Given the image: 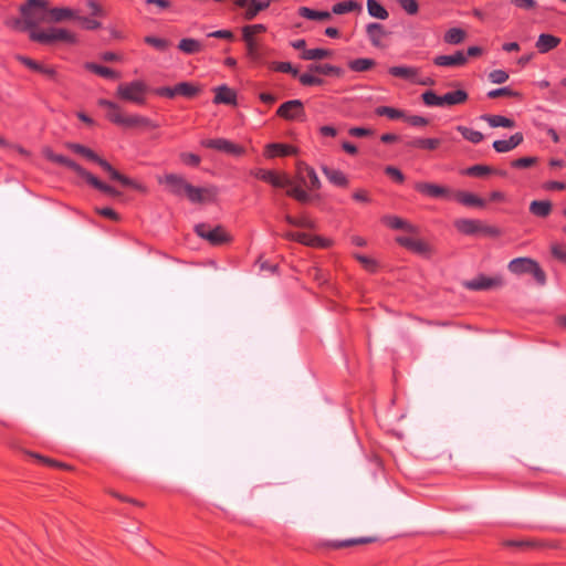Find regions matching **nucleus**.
<instances>
[{
    "instance_id": "obj_8",
    "label": "nucleus",
    "mask_w": 566,
    "mask_h": 566,
    "mask_svg": "<svg viewBox=\"0 0 566 566\" xmlns=\"http://www.w3.org/2000/svg\"><path fill=\"white\" fill-rule=\"evenodd\" d=\"M201 146L208 149H214L234 157H241L245 154V148L226 138H210L201 140Z\"/></svg>"
},
{
    "instance_id": "obj_47",
    "label": "nucleus",
    "mask_w": 566,
    "mask_h": 566,
    "mask_svg": "<svg viewBox=\"0 0 566 566\" xmlns=\"http://www.w3.org/2000/svg\"><path fill=\"white\" fill-rule=\"evenodd\" d=\"M367 11L369 15L380 20H386L389 17L386 8L377 0H367Z\"/></svg>"
},
{
    "instance_id": "obj_30",
    "label": "nucleus",
    "mask_w": 566,
    "mask_h": 566,
    "mask_svg": "<svg viewBox=\"0 0 566 566\" xmlns=\"http://www.w3.org/2000/svg\"><path fill=\"white\" fill-rule=\"evenodd\" d=\"M388 73L395 77L416 82L419 70L413 66L398 65L389 67Z\"/></svg>"
},
{
    "instance_id": "obj_52",
    "label": "nucleus",
    "mask_w": 566,
    "mask_h": 566,
    "mask_svg": "<svg viewBox=\"0 0 566 566\" xmlns=\"http://www.w3.org/2000/svg\"><path fill=\"white\" fill-rule=\"evenodd\" d=\"M6 27L19 31V32H28L30 34V28L27 23L25 18L21 15V18H10L4 21Z\"/></svg>"
},
{
    "instance_id": "obj_31",
    "label": "nucleus",
    "mask_w": 566,
    "mask_h": 566,
    "mask_svg": "<svg viewBox=\"0 0 566 566\" xmlns=\"http://www.w3.org/2000/svg\"><path fill=\"white\" fill-rule=\"evenodd\" d=\"M67 148L70 150H72L73 153H75L77 155H81V156L85 157L87 160L93 161V163H95L97 165L103 159L94 150H92L91 148H88V147H86V146H84L82 144L70 143V144H67Z\"/></svg>"
},
{
    "instance_id": "obj_6",
    "label": "nucleus",
    "mask_w": 566,
    "mask_h": 566,
    "mask_svg": "<svg viewBox=\"0 0 566 566\" xmlns=\"http://www.w3.org/2000/svg\"><path fill=\"white\" fill-rule=\"evenodd\" d=\"M507 269L511 273L516 275L532 274L539 285H544L546 283L545 272L539 266L538 262L531 258L513 259L509 263Z\"/></svg>"
},
{
    "instance_id": "obj_34",
    "label": "nucleus",
    "mask_w": 566,
    "mask_h": 566,
    "mask_svg": "<svg viewBox=\"0 0 566 566\" xmlns=\"http://www.w3.org/2000/svg\"><path fill=\"white\" fill-rule=\"evenodd\" d=\"M84 67L98 75V76H102V77H105V78H119V73L107 67V66H104V65H101V64H97V63H93V62H87L85 63Z\"/></svg>"
},
{
    "instance_id": "obj_50",
    "label": "nucleus",
    "mask_w": 566,
    "mask_h": 566,
    "mask_svg": "<svg viewBox=\"0 0 566 566\" xmlns=\"http://www.w3.org/2000/svg\"><path fill=\"white\" fill-rule=\"evenodd\" d=\"M465 39V31L460 28L449 29L443 36V40L448 44H460Z\"/></svg>"
},
{
    "instance_id": "obj_56",
    "label": "nucleus",
    "mask_w": 566,
    "mask_h": 566,
    "mask_svg": "<svg viewBox=\"0 0 566 566\" xmlns=\"http://www.w3.org/2000/svg\"><path fill=\"white\" fill-rule=\"evenodd\" d=\"M144 42L158 51H166L169 48V41L166 39L157 38L154 35H147L144 38Z\"/></svg>"
},
{
    "instance_id": "obj_44",
    "label": "nucleus",
    "mask_w": 566,
    "mask_h": 566,
    "mask_svg": "<svg viewBox=\"0 0 566 566\" xmlns=\"http://www.w3.org/2000/svg\"><path fill=\"white\" fill-rule=\"evenodd\" d=\"M332 54H333V51H331V50L316 48V49L304 50L301 53L300 57L304 61H313V60H322V59L329 57V56H332Z\"/></svg>"
},
{
    "instance_id": "obj_63",
    "label": "nucleus",
    "mask_w": 566,
    "mask_h": 566,
    "mask_svg": "<svg viewBox=\"0 0 566 566\" xmlns=\"http://www.w3.org/2000/svg\"><path fill=\"white\" fill-rule=\"evenodd\" d=\"M283 238L289 241H295L308 247V240L311 238V234H307L305 232L287 231L283 234Z\"/></svg>"
},
{
    "instance_id": "obj_48",
    "label": "nucleus",
    "mask_w": 566,
    "mask_h": 566,
    "mask_svg": "<svg viewBox=\"0 0 566 566\" xmlns=\"http://www.w3.org/2000/svg\"><path fill=\"white\" fill-rule=\"evenodd\" d=\"M457 130L461 134V136L472 143V144H479L484 139V136L481 132L474 130L472 128H469L467 126H458Z\"/></svg>"
},
{
    "instance_id": "obj_64",
    "label": "nucleus",
    "mask_w": 566,
    "mask_h": 566,
    "mask_svg": "<svg viewBox=\"0 0 566 566\" xmlns=\"http://www.w3.org/2000/svg\"><path fill=\"white\" fill-rule=\"evenodd\" d=\"M17 61H19L21 64H23L24 66H27L28 69H30L31 71H34V72H41V69L43 66V64H41L40 62L29 57V56H24V55H17Z\"/></svg>"
},
{
    "instance_id": "obj_54",
    "label": "nucleus",
    "mask_w": 566,
    "mask_h": 566,
    "mask_svg": "<svg viewBox=\"0 0 566 566\" xmlns=\"http://www.w3.org/2000/svg\"><path fill=\"white\" fill-rule=\"evenodd\" d=\"M492 171H493V169L490 166L474 165V166L468 167L465 169L464 174L470 177L481 178V177H485V176L490 175Z\"/></svg>"
},
{
    "instance_id": "obj_10",
    "label": "nucleus",
    "mask_w": 566,
    "mask_h": 566,
    "mask_svg": "<svg viewBox=\"0 0 566 566\" xmlns=\"http://www.w3.org/2000/svg\"><path fill=\"white\" fill-rule=\"evenodd\" d=\"M251 175L275 188H286L293 184V180L286 174H277L274 170L256 168L251 171Z\"/></svg>"
},
{
    "instance_id": "obj_12",
    "label": "nucleus",
    "mask_w": 566,
    "mask_h": 566,
    "mask_svg": "<svg viewBox=\"0 0 566 566\" xmlns=\"http://www.w3.org/2000/svg\"><path fill=\"white\" fill-rule=\"evenodd\" d=\"M503 284L504 281L501 275L490 277L484 274H479L474 279L464 282V286L470 291H488L499 289Z\"/></svg>"
},
{
    "instance_id": "obj_5",
    "label": "nucleus",
    "mask_w": 566,
    "mask_h": 566,
    "mask_svg": "<svg viewBox=\"0 0 566 566\" xmlns=\"http://www.w3.org/2000/svg\"><path fill=\"white\" fill-rule=\"evenodd\" d=\"M148 92V86L142 80H135L128 83H120L116 90V97L130 102L136 105H144L146 102V95Z\"/></svg>"
},
{
    "instance_id": "obj_11",
    "label": "nucleus",
    "mask_w": 566,
    "mask_h": 566,
    "mask_svg": "<svg viewBox=\"0 0 566 566\" xmlns=\"http://www.w3.org/2000/svg\"><path fill=\"white\" fill-rule=\"evenodd\" d=\"M276 115L285 120H304V104L301 99L286 101L276 109Z\"/></svg>"
},
{
    "instance_id": "obj_61",
    "label": "nucleus",
    "mask_w": 566,
    "mask_h": 566,
    "mask_svg": "<svg viewBox=\"0 0 566 566\" xmlns=\"http://www.w3.org/2000/svg\"><path fill=\"white\" fill-rule=\"evenodd\" d=\"M300 83L303 86H321L324 84V80L315 76L311 73H303L301 75H297Z\"/></svg>"
},
{
    "instance_id": "obj_1",
    "label": "nucleus",
    "mask_w": 566,
    "mask_h": 566,
    "mask_svg": "<svg viewBox=\"0 0 566 566\" xmlns=\"http://www.w3.org/2000/svg\"><path fill=\"white\" fill-rule=\"evenodd\" d=\"M158 181L165 185L168 191L174 196L180 197L186 195L191 203L213 201L217 196V189L214 187H196L177 174H166L163 178H159Z\"/></svg>"
},
{
    "instance_id": "obj_51",
    "label": "nucleus",
    "mask_w": 566,
    "mask_h": 566,
    "mask_svg": "<svg viewBox=\"0 0 566 566\" xmlns=\"http://www.w3.org/2000/svg\"><path fill=\"white\" fill-rule=\"evenodd\" d=\"M375 114L378 116H387L390 119H405V113L390 106H378L375 108Z\"/></svg>"
},
{
    "instance_id": "obj_37",
    "label": "nucleus",
    "mask_w": 566,
    "mask_h": 566,
    "mask_svg": "<svg viewBox=\"0 0 566 566\" xmlns=\"http://www.w3.org/2000/svg\"><path fill=\"white\" fill-rule=\"evenodd\" d=\"M268 8H269V1L251 0L244 14H243V18L247 21H251L258 15L259 12L266 10Z\"/></svg>"
},
{
    "instance_id": "obj_55",
    "label": "nucleus",
    "mask_w": 566,
    "mask_h": 566,
    "mask_svg": "<svg viewBox=\"0 0 566 566\" xmlns=\"http://www.w3.org/2000/svg\"><path fill=\"white\" fill-rule=\"evenodd\" d=\"M270 69L275 72L290 73L294 77L298 75V70L294 67L290 62H272Z\"/></svg>"
},
{
    "instance_id": "obj_43",
    "label": "nucleus",
    "mask_w": 566,
    "mask_h": 566,
    "mask_svg": "<svg viewBox=\"0 0 566 566\" xmlns=\"http://www.w3.org/2000/svg\"><path fill=\"white\" fill-rule=\"evenodd\" d=\"M74 17V12L70 8H50L49 7V23L61 22Z\"/></svg>"
},
{
    "instance_id": "obj_16",
    "label": "nucleus",
    "mask_w": 566,
    "mask_h": 566,
    "mask_svg": "<svg viewBox=\"0 0 566 566\" xmlns=\"http://www.w3.org/2000/svg\"><path fill=\"white\" fill-rule=\"evenodd\" d=\"M396 242L419 255L429 256L431 253V247L426 241L418 238L400 235L396 238Z\"/></svg>"
},
{
    "instance_id": "obj_4",
    "label": "nucleus",
    "mask_w": 566,
    "mask_h": 566,
    "mask_svg": "<svg viewBox=\"0 0 566 566\" xmlns=\"http://www.w3.org/2000/svg\"><path fill=\"white\" fill-rule=\"evenodd\" d=\"M30 40L44 45H52L56 42L70 44L76 43V36L63 28H49L46 30H31Z\"/></svg>"
},
{
    "instance_id": "obj_45",
    "label": "nucleus",
    "mask_w": 566,
    "mask_h": 566,
    "mask_svg": "<svg viewBox=\"0 0 566 566\" xmlns=\"http://www.w3.org/2000/svg\"><path fill=\"white\" fill-rule=\"evenodd\" d=\"M502 545L507 548L528 551L538 547V544L531 539H505Z\"/></svg>"
},
{
    "instance_id": "obj_17",
    "label": "nucleus",
    "mask_w": 566,
    "mask_h": 566,
    "mask_svg": "<svg viewBox=\"0 0 566 566\" xmlns=\"http://www.w3.org/2000/svg\"><path fill=\"white\" fill-rule=\"evenodd\" d=\"M297 177L300 181L310 190H318L322 187V182L315 169L304 163H301L297 166Z\"/></svg>"
},
{
    "instance_id": "obj_53",
    "label": "nucleus",
    "mask_w": 566,
    "mask_h": 566,
    "mask_svg": "<svg viewBox=\"0 0 566 566\" xmlns=\"http://www.w3.org/2000/svg\"><path fill=\"white\" fill-rule=\"evenodd\" d=\"M30 455L32 458L36 459L40 463L48 465V467L57 468V469H62V470H71L72 469V467L69 465L67 463L60 462L54 459H50V458L43 457L38 453H30Z\"/></svg>"
},
{
    "instance_id": "obj_60",
    "label": "nucleus",
    "mask_w": 566,
    "mask_h": 566,
    "mask_svg": "<svg viewBox=\"0 0 566 566\" xmlns=\"http://www.w3.org/2000/svg\"><path fill=\"white\" fill-rule=\"evenodd\" d=\"M247 48V56L254 63H262L264 61V55L261 52L260 46L256 42L250 44Z\"/></svg>"
},
{
    "instance_id": "obj_58",
    "label": "nucleus",
    "mask_w": 566,
    "mask_h": 566,
    "mask_svg": "<svg viewBox=\"0 0 566 566\" xmlns=\"http://www.w3.org/2000/svg\"><path fill=\"white\" fill-rule=\"evenodd\" d=\"M355 259L363 265V268L368 271L369 273H376L378 270V263L376 260L363 255V254H355Z\"/></svg>"
},
{
    "instance_id": "obj_33",
    "label": "nucleus",
    "mask_w": 566,
    "mask_h": 566,
    "mask_svg": "<svg viewBox=\"0 0 566 566\" xmlns=\"http://www.w3.org/2000/svg\"><path fill=\"white\" fill-rule=\"evenodd\" d=\"M553 205L549 200H534L530 205V212L538 218H546L551 214Z\"/></svg>"
},
{
    "instance_id": "obj_36",
    "label": "nucleus",
    "mask_w": 566,
    "mask_h": 566,
    "mask_svg": "<svg viewBox=\"0 0 566 566\" xmlns=\"http://www.w3.org/2000/svg\"><path fill=\"white\" fill-rule=\"evenodd\" d=\"M441 144L439 138H415L411 142L407 143L408 147L426 149V150H434Z\"/></svg>"
},
{
    "instance_id": "obj_15",
    "label": "nucleus",
    "mask_w": 566,
    "mask_h": 566,
    "mask_svg": "<svg viewBox=\"0 0 566 566\" xmlns=\"http://www.w3.org/2000/svg\"><path fill=\"white\" fill-rule=\"evenodd\" d=\"M415 190L426 197L434 198V199H438V198L449 199L452 197V192L448 187L437 185V184H431V182H422V181L416 182Z\"/></svg>"
},
{
    "instance_id": "obj_3",
    "label": "nucleus",
    "mask_w": 566,
    "mask_h": 566,
    "mask_svg": "<svg viewBox=\"0 0 566 566\" xmlns=\"http://www.w3.org/2000/svg\"><path fill=\"white\" fill-rule=\"evenodd\" d=\"M49 0H24L20 6V14L25 18L31 30H38L42 23H49Z\"/></svg>"
},
{
    "instance_id": "obj_32",
    "label": "nucleus",
    "mask_w": 566,
    "mask_h": 566,
    "mask_svg": "<svg viewBox=\"0 0 566 566\" xmlns=\"http://www.w3.org/2000/svg\"><path fill=\"white\" fill-rule=\"evenodd\" d=\"M308 71L312 73H317L322 75H332L336 77H340L344 74V70L339 66L332 64H310Z\"/></svg>"
},
{
    "instance_id": "obj_29",
    "label": "nucleus",
    "mask_w": 566,
    "mask_h": 566,
    "mask_svg": "<svg viewBox=\"0 0 566 566\" xmlns=\"http://www.w3.org/2000/svg\"><path fill=\"white\" fill-rule=\"evenodd\" d=\"M480 119L488 123L490 127L497 128H513L515 127V122L512 118H509L503 115H493V114H483L480 116Z\"/></svg>"
},
{
    "instance_id": "obj_62",
    "label": "nucleus",
    "mask_w": 566,
    "mask_h": 566,
    "mask_svg": "<svg viewBox=\"0 0 566 566\" xmlns=\"http://www.w3.org/2000/svg\"><path fill=\"white\" fill-rule=\"evenodd\" d=\"M421 97L427 106H443L442 95L439 96L433 91H426Z\"/></svg>"
},
{
    "instance_id": "obj_2",
    "label": "nucleus",
    "mask_w": 566,
    "mask_h": 566,
    "mask_svg": "<svg viewBox=\"0 0 566 566\" xmlns=\"http://www.w3.org/2000/svg\"><path fill=\"white\" fill-rule=\"evenodd\" d=\"M98 106L106 108V118L112 124L117 125L125 129H143L153 130L160 127V124L149 117L139 114H125L123 108L115 102L101 98L97 102Z\"/></svg>"
},
{
    "instance_id": "obj_35",
    "label": "nucleus",
    "mask_w": 566,
    "mask_h": 566,
    "mask_svg": "<svg viewBox=\"0 0 566 566\" xmlns=\"http://www.w3.org/2000/svg\"><path fill=\"white\" fill-rule=\"evenodd\" d=\"M443 98V106H453V105H460L468 101L469 94L464 90H457L452 92H448L444 95H442Z\"/></svg>"
},
{
    "instance_id": "obj_23",
    "label": "nucleus",
    "mask_w": 566,
    "mask_h": 566,
    "mask_svg": "<svg viewBox=\"0 0 566 566\" xmlns=\"http://www.w3.org/2000/svg\"><path fill=\"white\" fill-rule=\"evenodd\" d=\"M321 170L327 180L336 187L346 188L349 185L347 176L339 169L331 168L326 165L321 166Z\"/></svg>"
},
{
    "instance_id": "obj_13",
    "label": "nucleus",
    "mask_w": 566,
    "mask_h": 566,
    "mask_svg": "<svg viewBox=\"0 0 566 566\" xmlns=\"http://www.w3.org/2000/svg\"><path fill=\"white\" fill-rule=\"evenodd\" d=\"M43 155L48 160L73 170L83 179L88 174V171L85 168H83L81 165H78L76 161L67 158L64 155L55 154L51 148H45L43 150Z\"/></svg>"
},
{
    "instance_id": "obj_25",
    "label": "nucleus",
    "mask_w": 566,
    "mask_h": 566,
    "mask_svg": "<svg viewBox=\"0 0 566 566\" xmlns=\"http://www.w3.org/2000/svg\"><path fill=\"white\" fill-rule=\"evenodd\" d=\"M452 197L454 200H457L459 203L465 206V207H478V208H484L486 202L484 199L480 198L479 196L468 192V191H457L452 193Z\"/></svg>"
},
{
    "instance_id": "obj_40",
    "label": "nucleus",
    "mask_w": 566,
    "mask_h": 566,
    "mask_svg": "<svg viewBox=\"0 0 566 566\" xmlns=\"http://www.w3.org/2000/svg\"><path fill=\"white\" fill-rule=\"evenodd\" d=\"M297 13L305 19L319 21L329 20L332 17L328 11H317L308 7H300Z\"/></svg>"
},
{
    "instance_id": "obj_38",
    "label": "nucleus",
    "mask_w": 566,
    "mask_h": 566,
    "mask_svg": "<svg viewBox=\"0 0 566 566\" xmlns=\"http://www.w3.org/2000/svg\"><path fill=\"white\" fill-rule=\"evenodd\" d=\"M353 11H361V4L355 0L337 2L332 7V13L345 14Z\"/></svg>"
},
{
    "instance_id": "obj_49",
    "label": "nucleus",
    "mask_w": 566,
    "mask_h": 566,
    "mask_svg": "<svg viewBox=\"0 0 566 566\" xmlns=\"http://www.w3.org/2000/svg\"><path fill=\"white\" fill-rule=\"evenodd\" d=\"M286 196L295 199L300 203H307L311 200V196L306 190H304L301 186H290L286 187Z\"/></svg>"
},
{
    "instance_id": "obj_18",
    "label": "nucleus",
    "mask_w": 566,
    "mask_h": 566,
    "mask_svg": "<svg viewBox=\"0 0 566 566\" xmlns=\"http://www.w3.org/2000/svg\"><path fill=\"white\" fill-rule=\"evenodd\" d=\"M213 91L216 93L213 97L214 104H224L233 106L237 105V92L233 88L229 87L226 84H222L216 87Z\"/></svg>"
},
{
    "instance_id": "obj_57",
    "label": "nucleus",
    "mask_w": 566,
    "mask_h": 566,
    "mask_svg": "<svg viewBox=\"0 0 566 566\" xmlns=\"http://www.w3.org/2000/svg\"><path fill=\"white\" fill-rule=\"evenodd\" d=\"M486 96L489 98H497V97H502V96L520 97L521 94L516 91L511 90L509 86H505V87H500V88L489 91Z\"/></svg>"
},
{
    "instance_id": "obj_7",
    "label": "nucleus",
    "mask_w": 566,
    "mask_h": 566,
    "mask_svg": "<svg viewBox=\"0 0 566 566\" xmlns=\"http://www.w3.org/2000/svg\"><path fill=\"white\" fill-rule=\"evenodd\" d=\"M195 232L213 247H220L232 241L231 235L222 226L211 228L208 223H199L195 226Z\"/></svg>"
},
{
    "instance_id": "obj_9",
    "label": "nucleus",
    "mask_w": 566,
    "mask_h": 566,
    "mask_svg": "<svg viewBox=\"0 0 566 566\" xmlns=\"http://www.w3.org/2000/svg\"><path fill=\"white\" fill-rule=\"evenodd\" d=\"M454 228L465 235H474L480 232L489 235H496L499 233L496 228L485 227L476 219H457L454 221Z\"/></svg>"
},
{
    "instance_id": "obj_14",
    "label": "nucleus",
    "mask_w": 566,
    "mask_h": 566,
    "mask_svg": "<svg viewBox=\"0 0 566 566\" xmlns=\"http://www.w3.org/2000/svg\"><path fill=\"white\" fill-rule=\"evenodd\" d=\"M98 166L107 172L111 180L119 182L124 187H129L135 190H144V186L135 181L134 179L120 174L117 169H115L106 159H102Z\"/></svg>"
},
{
    "instance_id": "obj_59",
    "label": "nucleus",
    "mask_w": 566,
    "mask_h": 566,
    "mask_svg": "<svg viewBox=\"0 0 566 566\" xmlns=\"http://www.w3.org/2000/svg\"><path fill=\"white\" fill-rule=\"evenodd\" d=\"M538 158L535 156L521 157L511 161V167L516 169H525L537 164Z\"/></svg>"
},
{
    "instance_id": "obj_20",
    "label": "nucleus",
    "mask_w": 566,
    "mask_h": 566,
    "mask_svg": "<svg viewBox=\"0 0 566 566\" xmlns=\"http://www.w3.org/2000/svg\"><path fill=\"white\" fill-rule=\"evenodd\" d=\"M296 153H297V148L292 145L271 143L265 146L264 155L269 158H274V157L292 156V155H295Z\"/></svg>"
},
{
    "instance_id": "obj_19",
    "label": "nucleus",
    "mask_w": 566,
    "mask_h": 566,
    "mask_svg": "<svg viewBox=\"0 0 566 566\" xmlns=\"http://www.w3.org/2000/svg\"><path fill=\"white\" fill-rule=\"evenodd\" d=\"M524 140V135L517 132L510 136L509 139H499L493 142L492 147L496 153H507L520 146Z\"/></svg>"
},
{
    "instance_id": "obj_22",
    "label": "nucleus",
    "mask_w": 566,
    "mask_h": 566,
    "mask_svg": "<svg viewBox=\"0 0 566 566\" xmlns=\"http://www.w3.org/2000/svg\"><path fill=\"white\" fill-rule=\"evenodd\" d=\"M375 541H376V538L366 536V537L349 538V539H344V541H326V542L322 543L321 546L331 548V549H340V548L352 547V546L359 545V544H369Z\"/></svg>"
},
{
    "instance_id": "obj_28",
    "label": "nucleus",
    "mask_w": 566,
    "mask_h": 566,
    "mask_svg": "<svg viewBox=\"0 0 566 566\" xmlns=\"http://www.w3.org/2000/svg\"><path fill=\"white\" fill-rule=\"evenodd\" d=\"M366 33L374 46H380L381 40L388 35L384 25L378 22H371L366 25Z\"/></svg>"
},
{
    "instance_id": "obj_42",
    "label": "nucleus",
    "mask_w": 566,
    "mask_h": 566,
    "mask_svg": "<svg viewBox=\"0 0 566 566\" xmlns=\"http://www.w3.org/2000/svg\"><path fill=\"white\" fill-rule=\"evenodd\" d=\"M176 95L192 98L200 93V87L190 82H180L175 85Z\"/></svg>"
},
{
    "instance_id": "obj_39",
    "label": "nucleus",
    "mask_w": 566,
    "mask_h": 566,
    "mask_svg": "<svg viewBox=\"0 0 566 566\" xmlns=\"http://www.w3.org/2000/svg\"><path fill=\"white\" fill-rule=\"evenodd\" d=\"M284 220L293 227L306 228V229H315L316 223L308 216L302 214L300 217H293L291 214H285Z\"/></svg>"
},
{
    "instance_id": "obj_46",
    "label": "nucleus",
    "mask_w": 566,
    "mask_h": 566,
    "mask_svg": "<svg viewBox=\"0 0 566 566\" xmlns=\"http://www.w3.org/2000/svg\"><path fill=\"white\" fill-rule=\"evenodd\" d=\"M376 65V61L369 57H359L348 62V67L354 72H366Z\"/></svg>"
},
{
    "instance_id": "obj_24",
    "label": "nucleus",
    "mask_w": 566,
    "mask_h": 566,
    "mask_svg": "<svg viewBox=\"0 0 566 566\" xmlns=\"http://www.w3.org/2000/svg\"><path fill=\"white\" fill-rule=\"evenodd\" d=\"M560 42L562 39L554 34L542 33L538 35L535 48L541 54H545L557 48Z\"/></svg>"
},
{
    "instance_id": "obj_27",
    "label": "nucleus",
    "mask_w": 566,
    "mask_h": 566,
    "mask_svg": "<svg viewBox=\"0 0 566 566\" xmlns=\"http://www.w3.org/2000/svg\"><path fill=\"white\" fill-rule=\"evenodd\" d=\"M381 221L394 230H405L410 233H417L418 229L413 224L409 223L408 221L403 220L400 217L397 216H385Z\"/></svg>"
},
{
    "instance_id": "obj_26",
    "label": "nucleus",
    "mask_w": 566,
    "mask_h": 566,
    "mask_svg": "<svg viewBox=\"0 0 566 566\" xmlns=\"http://www.w3.org/2000/svg\"><path fill=\"white\" fill-rule=\"evenodd\" d=\"M84 180L94 189L111 196V197H118L120 196V191H118L115 187L107 185L106 182H103L97 177H95L93 174L88 171Z\"/></svg>"
},
{
    "instance_id": "obj_41",
    "label": "nucleus",
    "mask_w": 566,
    "mask_h": 566,
    "mask_svg": "<svg viewBox=\"0 0 566 566\" xmlns=\"http://www.w3.org/2000/svg\"><path fill=\"white\" fill-rule=\"evenodd\" d=\"M178 49L186 54H196L202 51V44L196 39L184 38L179 41Z\"/></svg>"
},
{
    "instance_id": "obj_21",
    "label": "nucleus",
    "mask_w": 566,
    "mask_h": 566,
    "mask_svg": "<svg viewBox=\"0 0 566 566\" xmlns=\"http://www.w3.org/2000/svg\"><path fill=\"white\" fill-rule=\"evenodd\" d=\"M433 64L437 66H463L467 64V55L463 51H457L452 55H437L433 57Z\"/></svg>"
}]
</instances>
